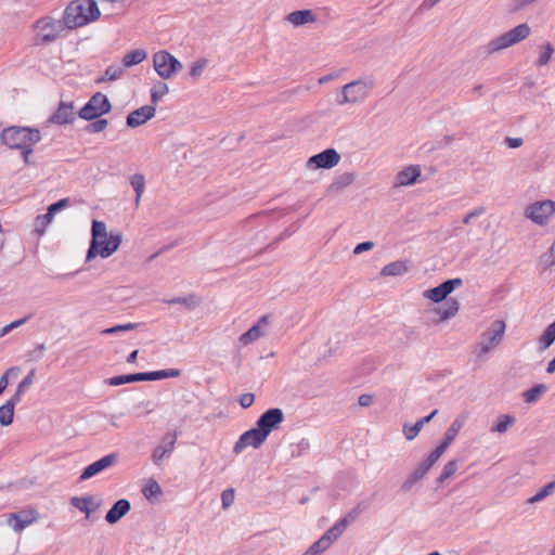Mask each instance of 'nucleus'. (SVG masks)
Returning a JSON list of instances; mask_svg holds the SVG:
<instances>
[{"label": "nucleus", "instance_id": "69168bd1", "mask_svg": "<svg viewBox=\"0 0 555 555\" xmlns=\"http://www.w3.org/2000/svg\"><path fill=\"white\" fill-rule=\"evenodd\" d=\"M34 376H35V371L33 370L20 383L21 384V388H26V389L29 388L34 384Z\"/></svg>", "mask_w": 555, "mask_h": 555}, {"label": "nucleus", "instance_id": "09e8293b", "mask_svg": "<svg viewBox=\"0 0 555 555\" xmlns=\"http://www.w3.org/2000/svg\"><path fill=\"white\" fill-rule=\"evenodd\" d=\"M207 63L208 61L206 59H199L198 61H196L191 67L190 76L194 79L199 77L204 68L206 67Z\"/></svg>", "mask_w": 555, "mask_h": 555}, {"label": "nucleus", "instance_id": "c756f323", "mask_svg": "<svg viewBox=\"0 0 555 555\" xmlns=\"http://www.w3.org/2000/svg\"><path fill=\"white\" fill-rule=\"evenodd\" d=\"M146 56L147 52L144 49L132 50L124 55L122 65L124 67H131L138 65L141 62H143L146 59Z\"/></svg>", "mask_w": 555, "mask_h": 555}, {"label": "nucleus", "instance_id": "393cba45", "mask_svg": "<svg viewBox=\"0 0 555 555\" xmlns=\"http://www.w3.org/2000/svg\"><path fill=\"white\" fill-rule=\"evenodd\" d=\"M286 21L297 27L315 22V15L311 10H297L289 13Z\"/></svg>", "mask_w": 555, "mask_h": 555}, {"label": "nucleus", "instance_id": "f704fd0d", "mask_svg": "<svg viewBox=\"0 0 555 555\" xmlns=\"http://www.w3.org/2000/svg\"><path fill=\"white\" fill-rule=\"evenodd\" d=\"M15 402L9 399L4 404L0 406V424L2 426H9L13 422Z\"/></svg>", "mask_w": 555, "mask_h": 555}, {"label": "nucleus", "instance_id": "6e6552de", "mask_svg": "<svg viewBox=\"0 0 555 555\" xmlns=\"http://www.w3.org/2000/svg\"><path fill=\"white\" fill-rule=\"evenodd\" d=\"M111 111V103L106 95L101 92L95 93L88 103L79 111V117L86 120H92Z\"/></svg>", "mask_w": 555, "mask_h": 555}, {"label": "nucleus", "instance_id": "f8f14e48", "mask_svg": "<svg viewBox=\"0 0 555 555\" xmlns=\"http://www.w3.org/2000/svg\"><path fill=\"white\" fill-rule=\"evenodd\" d=\"M267 438L268 437L263 435V433L256 426L255 428H251L241 435L233 447V452L235 454H240L247 447L258 449L262 446Z\"/></svg>", "mask_w": 555, "mask_h": 555}, {"label": "nucleus", "instance_id": "bb28decb", "mask_svg": "<svg viewBox=\"0 0 555 555\" xmlns=\"http://www.w3.org/2000/svg\"><path fill=\"white\" fill-rule=\"evenodd\" d=\"M356 179V175L352 172H344L337 176L333 182L328 185L327 191L330 193H337L343 189L351 185Z\"/></svg>", "mask_w": 555, "mask_h": 555}, {"label": "nucleus", "instance_id": "de8ad7c7", "mask_svg": "<svg viewBox=\"0 0 555 555\" xmlns=\"http://www.w3.org/2000/svg\"><path fill=\"white\" fill-rule=\"evenodd\" d=\"M133 382H137L135 374L114 376L107 380L111 386H120Z\"/></svg>", "mask_w": 555, "mask_h": 555}, {"label": "nucleus", "instance_id": "b1692460", "mask_svg": "<svg viewBox=\"0 0 555 555\" xmlns=\"http://www.w3.org/2000/svg\"><path fill=\"white\" fill-rule=\"evenodd\" d=\"M438 413V410H434L430 414L418 420L414 425L404 424L403 434L405 439L411 441L417 437L425 424L429 423L434 416Z\"/></svg>", "mask_w": 555, "mask_h": 555}, {"label": "nucleus", "instance_id": "6ab92c4d", "mask_svg": "<svg viewBox=\"0 0 555 555\" xmlns=\"http://www.w3.org/2000/svg\"><path fill=\"white\" fill-rule=\"evenodd\" d=\"M70 504L78 508L80 512L86 514V518H89L90 515L100 507V502L95 501L94 496H73L70 499Z\"/></svg>", "mask_w": 555, "mask_h": 555}, {"label": "nucleus", "instance_id": "4d7b16f0", "mask_svg": "<svg viewBox=\"0 0 555 555\" xmlns=\"http://www.w3.org/2000/svg\"><path fill=\"white\" fill-rule=\"evenodd\" d=\"M541 264L544 269L553 267L555 264V253L550 248V251L541 256Z\"/></svg>", "mask_w": 555, "mask_h": 555}, {"label": "nucleus", "instance_id": "2f4dec72", "mask_svg": "<svg viewBox=\"0 0 555 555\" xmlns=\"http://www.w3.org/2000/svg\"><path fill=\"white\" fill-rule=\"evenodd\" d=\"M142 492L146 500L155 502L158 500L159 495H162V488L156 480L149 479L144 485Z\"/></svg>", "mask_w": 555, "mask_h": 555}, {"label": "nucleus", "instance_id": "6e6d98bb", "mask_svg": "<svg viewBox=\"0 0 555 555\" xmlns=\"http://www.w3.org/2000/svg\"><path fill=\"white\" fill-rule=\"evenodd\" d=\"M137 325L133 323L122 324V325H116L109 328H106L102 331V334H116L119 332H128L135 327Z\"/></svg>", "mask_w": 555, "mask_h": 555}, {"label": "nucleus", "instance_id": "49530a36", "mask_svg": "<svg viewBox=\"0 0 555 555\" xmlns=\"http://www.w3.org/2000/svg\"><path fill=\"white\" fill-rule=\"evenodd\" d=\"M169 92V87L165 82L154 85L152 89V102L156 103L163 95Z\"/></svg>", "mask_w": 555, "mask_h": 555}, {"label": "nucleus", "instance_id": "e2e57ef3", "mask_svg": "<svg viewBox=\"0 0 555 555\" xmlns=\"http://www.w3.org/2000/svg\"><path fill=\"white\" fill-rule=\"evenodd\" d=\"M362 511V507L360 504H358L354 508H352L346 516H344L341 519H347V526L353 521L360 512Z\"/></svg>", "mask_w": 555, "mask_h": 555}, {"label": "nucleus", "instance_id": "13d9d810", "mask_svg": "<svg viewBox=\"0 0 555 555\" xmlns=\"http://www.w3.org/2000/svg\"><path fill=\"white\" fill-rule=\"evenodd\" d=\"M107 124L108 122L106 119H98V120L93 121L92 124H90L88 126L87 130L89 132H93V133L101 132L107 127Z\"/></svg>", "mask_w": 555, "mask_h": 555}, {"label": "nucleus", "instance_id": "e433bc0d", "mask_svg": "<svg viewBox=\"0 0 555 555\" xmlns=\"http://www.w3.org/2000/svg\"><path fill=\"white\" fill-rule=\"evenodd\" d=\"M408 271V267L403 261H393L391 263L386 264L380 274L384 276H397L405 273Z\"/></svg>", "mask_w": 555, "mask_h": 555}, {"label": "nucleus", "instance_id": "c03bdc74", "mask_svg": "<svg viewBox=\"0 0 555 555\" xmlns=\"http://www.w3.org/2000/svg\"><path fill=\"white\" fill-rule=\"evenodd\" d=\"M131 186L133 188L137 195L142 196L145 188V179L141 173H134L130 178Z\"/></svg>", "mask_w": 555, "mask_h": 555}, {"label": "nucleus", "instance_id": "a19ab883", "mask_svg": "<svg viewBox=\"0 0 555 555\" xmlns=\"http://www.w3.org/2000/svg\"><path fill=\"white\" fill-rule=\"evenodd\" d=\"M543 51L541 52L540 56L535 61V66L541 67L545 66L552 59V55L554 54L555 50L551 43H545L543 47Z\"/></svg>", "mask_w": 555, "mask_h": 555}, {"label": "nucleus", "instance_id": "4be33fe9", "mask_svg": "<svg viewBox=\"0 0 555 555\" xmlns=\"http://www.w3.org/2000/svg\"><path fill=\"white\" fill-rule=\"evenodd\" d=\"M421 173L422 171L418 165H411L398 172L396 183L398 185H411L416 182Z\"/></svg>", "mask_w": 555, "mask_h": 555}, {"label": "nucleus", "instance_id": "9d476101", "mask_svg": "<svg viewBox=\"0 0 555 555\" xmlns=\"http://www.w3.org/2000/svg\"><path fill=\"white\" fill-rule=\"evenodd\" d=\"M283 421V411L280 408H271L259 416L256 426L268 437L271 431L280 427Z\"/></svg>", "mask_w": 555, "mask_h": 555}, {"label": "nucleus", "instance_id": "338daca9", "mask_svg": "<svg viewBox=\"0 0 555 555\" xmlns=\"http://www.w3.org/2000/svg\"><path fill=\"white\" fill-rule=\"evenodd\" d=\"M34 145H35V144H27V146H26V147L21 149V151H22V155H23V159H24V163H25L26 165H29V164H30V162H29V156H30V155L33 154V152H34V150H33Z\"/></svg>", "mask_w": 555, "mask_h": 555}, {"label": "nucleus", "instance_id": "473e14b6", "mask_svg": "<svg viewBox=\"0 0 555 555\" xmlns=\"http://www.w3.org/2000/svg\"><path fill=\"white\" fill-rule=\"evenodd\" d=\"M547 391V386L545 384H538L532 388L526 390L522 393L524 400L527 403H535L540 400V398Z\"/></svg>", "mask_w": 555, "mask_h": 555}, {"label": "nucleus", "instance_id": "052dcab7", "mask_svg": "<svg viewBox=\"0 0 555 555\" xmlns=\"http://www.w3.org/2000/svg\"><path fill=\"white\" fill-rule=\"evenodd\" d=\"M238 401H240L241 406L246 409V408H249L254 403L255 396L251 392H246L240 397Z\"/></svg>", "mask_w": 555, "mask_h": 555}, {"label": "nucleus", "instance_id": "1a4fd4ad", "mask_svg": "<svg viewBox=\"0 0 555 555\" xmlns=\"http://www.w3.org/2000/svg\"><path fill=\"white\" fill-rule=\"evenodd\" d=\"M555 212V202L545 199L529 205L525 210V216L537 224H544Z\"/></svg>", "mask_w": 555, "mask_h": 555}, {"label": "nucleus", "instance_id": "4c0bfd02", "mask_svg": "<svg viewBox=\"0 0 555 555\" xmlns=\"http://www.w3.org/2000/svg\"><path fill=\"white\" fill-rule=\"evenodd\" d=\"M465 421H466V416H464V415H460L459 417H456L452 422L450 427L447 429L443 438L453 442V440L455 439V437L457 436L460 430L463 428Z\"/></svg>", "mask_w": 555, "mask_h": 555}, {"label": "nucleus", "instance_id": "603ef678", "mask_svg": "<svg viewBox=\"0 0 555 555\" xmlns=\"http://www.w3.org/2000/svg\"><path fill=\"white\" fill-rule=\"evenodd\" d=\"M437 460L435 457H431V455L429 454L425 460H423L418 465H417V470H421V473L423 475H426L428 473V470L436 464Z\"/></svg>", "mask_w": 555, "mask_h": 555}, {"label": "nucleus", "instance_id": "c9c22d12", "mask_svg": "<svg viewBox=\"0 0 555 555\" xmlns=\"http://www.w3.org/2000/svg\"><path fill=\"white\" fill-rule=\"evenodd\" d=\"M172 376H173V370H162V371L147 372V373H135L137 382L158 380L162 378H167V377H172Z\"/></svg>", "mask_w": 555, "mask_h": 555}, {"label": "nucleus", "instance_id": "dca6fc26", "mask_svg": "<svg viewBox=\"0 0 555 555\" xmlns=\"http://www.w3.org/2000/svg\"><path fill=\"white\" fill-rule=\"evenodd\" d=\"M154 68L163 78H169L173 73V55L166 51H159L153 57Z\"/></svg>", "mask_w": 555, "mask_h": 555}, {"label": "nucleus", "instance_id": "412c9836", "mask_svg": "<svg viewBox=\"0 0 555 555\" xmlns=\"http://www.w3.org/2000/svg\"><path fill=\"white\" fill-rule=\"evenodd\" d=\"M130 502L126 499H120L109 508V511L105 515V520L108 524H116L129 511H130Z\"/></svg>", "mask_w": 555, "mask_h": 555}, {"label": "nucleus", "instance_id": "39448f33", "mask_svg": "<svg viewBox=\"0 0 555 555\" xmlns=\"http://www.w3.org/2000/svg\"><path fill=\"white\" fill-rule=\"evenodd\" d=\"M374 88V79L371 77L358 79L345 85L341 89V98L337 99L339 105L359 103L365 100Z\"/></svg>", "mask_w": 555, "mask_h": 555}, {"label": "nucleus", "instance_id": "37998d69", "mask_svg": "<svg viewBox=\"0 0 555 555\" xmlns=\"http://www.w3.org/2000/svg\"><path fill=\"white\" fill-rule=\"evenodd\" d=\"M53 217L47 211L44 215H40L35 220V231L38 234H43L48 225L52 222Z\"/></svg>", "mask_w": 555, "mask_h": 555}, {"label": "nucleus", "instance_id": "f03ea898", "mask_svg": "<svg viewBox=\"0 0 555 555\" xmlns=\"http://www.w3.org/2000/svg\"><path fill=\"white\" fill-rule=\"evenodd\" d=\"M100 15L94 0H75L66 7L63 18L68 29H75L98 20Z\"/></svg>", "mask_w": 555, "mask_h": 555}, {"label": "nucleus", "instance_id": "a211bd4d", "mask_svg": "<svg viewBox=\"0 0 555 555\" xmlns=\"http://www.w3.org/2000/svg\"><path fill=\"white\" fill-rule=\"evenodd\" d=\"M269 323V315L261 317L258 322L253 325L247 332L240 336V341L246 346L264 336L262 328Z\"/></svg>", "mask_w": 555, "mask_h": 555}, {"label": "nucleus", "instance_id": "5701e85b", "mask_svg": "<svg viewBox=\"0 0 555 555\" xmlns=\"http://www.w3.org/2000/svg\"><path fill=\"white\" fill-rule=\"evenodd\" d=\"M346 528L347 519H340L333 527L326 530L320 540L328 548L344 533Z\"/></svg>", "mask_w": 555, "mask_h": 555}, {"label": "nucleus", "instance_id": "0eeeda50", "mask_svg": "<svg viewBox=\"0 0 555 555\" xmlns=\"http://www.w3.org/2000/svg\"><path fill=\"white\" fill-rule=\"evenodd\" d=\"M506 324L503 320H495L490 327L482 333L478 343L477 357L482 358L500 344L505 333Z\"/></svg>", "mask_w": 555, "mask_h": 555}, {"label": "nucleus", "instance_id": "f3484780", "mask_svg": "<svg viewBox=\"0 0 555 555\" xmlns=\"http://www.w3.org/2000/svg\"><path fill=\"white\" fill-rule=\"evenodd\" d=\"M155 114L154 106L145 105L131 112L127 117V125L131 128L139 127L150 120Z\"/></svg>", "mask_w": 555, "mask_h": 555}, {"label": "nucleus", "instance_id": "bf43d9fd", "mask_svg": "<svg viewBox=\"0 0 555 555\" xmlns=\"http://www.w3.org/2000/svg\"><path fill=\"white\" fill-rule=\"evenodd\" d=\"M233 500H234V490L233 489H228L222 492L221 501H222V506L224 508L229 507L233 503Z\"/></svg>", "mask_w": 555, "mask_h": 555}, {"label": "nucleus", "instance_id": "9b49d317", "mask_svg": "<svg viewBox=\"0 0 555 555\" xmlns=\"http://www.w3.org/2000/svg\"><path fill=\"white\" fill-rule=\"evenodd\" d=\"M462 284L463 281L460 278L449 279L438 286L425 291L423 295L425 298L438 304L443 300L446 301L447 297Z\"/></svg>", "mask_w": 555, "mask_h": 555}, {"label": "nucleus", "instance_id": "680f3d73", "mask_svg": "<svg viewBox=\"0 0 555 555\" xmlns=\"http://www.w3.org/2000/svg\"><path fill=\"white\" fill-rule=\"evenodd\" d=\"M374 246V243L373 242H370V241H366V242H362L360 244H358L354 249H353V254L356 255H359L363 251H366V250H370L372 249Z\"/></svg>", "mask_w": 555, "mask_h": 555}, {"label": "nucleus", "instance_id": "7ed1b4c3", "mask_svg": "<svg viewBox=\"0 0 555 555\" xmlns=\"http://www.w3.org/2000/svg\"><path fill=\"white\" fill-rule=\"evenodd\" d=\"M0 140L10 149L21 150L27 144H37L41 140V133L36 128L11 126L2 130Z\"/></svg>", "mask_w": 555, "mask_h": 555}, {"label": "nucleus", "instance_id": "79ce46f5", "mask_svg": "<svg viewBox=\"0 0 555 555\" xmlns=\"http://www.w3.org/2000/svg\"><path fill=\"white\" fill-rule=\"evenodd\" d=\"M456 470H457V461L456 460L449 461L443 466V469H442L440 476L438 477L437 481L439 483H443L447 479H449L451 476H453Z\"/></svg>", "mask_w": 555, "mask_h": 555}, {"label": "nucleus", "instance_id": "cd10ccee", "mask_svg": "<svg viewBox=\"0 0 555 555\" xmlns=\"http://www.w3.org/2000/svg\"><path fill=\"white\" fill-rule=\"evenodd\" d=\"M198 400L197 397L192 393L185 400L184 404L181 405L180 416L182 418H189L198 413Z\"/></svg>", "mask_w": 555, "mask_h": 555}, {"label": "nucleus", "instance_id": "aec40b11", "mask_svg": "<svg viewBox=\"0 0 555 555\" xmlns=\"http://www.w3.org/2000/svg\"><path fill=\"white\" fill-rule=\"evenodd\" d=\"M75 119L74 107L72 103L61 102L56 112L50 117L49 121L52 124H69Z\"/></svg>", "mask_w": 555, "mask_h": 555}, {"label": "nucleus", "instance_id": "5fc2aeb1", "mask_svg": "<svg viewBox=\"0 0 555 555\" xmlns=\"http://www.w3.org/2000/svg\"><path fill=\"white\" fill-rule=\"evenodd\" d=\"M485 212H486V208L485 207H482V206L476 207L474 210H472L470 212L466 214L463 217L462 222L464 224H469L473 219L483 215Z\"/></svg>", "mask_w": 555, "mask_h": 555}, {"label": "nucleus", "instance_id": "864d4df0", "mask_svg": "<svg viewBox=\"0 0 555 555\" xmlns=\"http://www.w3.org/2000/svg\"><path fill=\"white\" fill-rule=\"evenodd\" d=\"M452 442L443 438V440L436 447V449L430 453L431 457H435L437 461L442 456V454L447 451L449 446Z\"/></svg>", "mask_w": 555, "mask_h": 555}, {"label": "nucleus", "instance_id": "8fccbe9b", "mask_svg": "<svg viewBox=\"0 0 555 555\" xmlns=\"http://www.w3.org/2000/svg\"><path fill=\"white\" fill-rule=\"evenodd\" d=\"M326 550L327 547L319 539L318 541L312 543V545H310V547L302 555H320Z\"/></svg>", "mask_w": 555, "mask_h": 555}, {"label": "nucleus", "instance_id": "20e7f679", "mask_svg": "<svg viewBox=\"0 0 555 555\" xmlns=\"http://www.w3.org/2000/svg\"><path fill=\"white\" fill-rule=\"evenodd\" d=\"M530 31L531 29L528 24H519L511 30L489 41L486 46L487 53L492 54L494 52L509 48L525 40L530 35Z\"/></svg>", "mask_w": 555, "mask_h": 555}, {"label": "nucleus", "instance_id": "ea45409f", "mask_svg": "<svg viewBox=\"0 0 555 555\" xmlns=\"http://www.w3.org/2000/svg\"><path fill=\"white\" fill-rule=\"evenodd\" d=\"M201 302V297L195 294L176 297V305H181L188 310L195 309Z\"/></svg>", "mask_w": 555, "mask_h": 555}, {"label": "nucleus", "instance_id": "7c9ffc66", "mask_svg": "<svg viewBox=\"0 0 555 555\" xmlns=\"http://www.w3.org/2000/svg\"><path fill=\"white\" fill-rule=\"evenodd\" d=\"M172 450H173V439L165 440L163 446H159L155 449V451L153 453V462L156 465H159L160 462L165 457L170 456Z\"/></svg>", "mask_w": 555, "mask_h": 555}, {"label": "nucleus", "instance_id": "a878e982", "mask_svg": "<svg viewBox=\"0 0 555 555\" xmlns=\"http://www.w3.org/2000/svg\"><path fill=\"white\" fill-rule=\"evenodd\" d=\"M460 309V302L455 298H449L444 304L437 310L439 314L438 323L448 321L449 319L456 315Z\"/></svg>", "mask_w": 555, "mask_h": 555}, {"label": "nucleus", "instance_id": "a18cd8bd", "mask_svg": "<svg viewBox=\"0 0 555 555\" xmlns=\"http://www.w3.org/2000/svg\"><path fill=\"white\" fill-rule=\"evenodd\" d=\"M124 65H111L106 68L103 79L114 81L119 79L124 74Z\"/></svg>", "mask_w": 555, "mask_h": 555}, {"label": "nucleus", "instance_id": "c85d7f7f", "mask_svg": "<svg viewBox=\"0 0 555 555\" xmlns=\"http://www.w3.org/2000/svg\"><path fill=\"white\" fill-rule=\"evenodd\" d=\"M555 341V321L551 323L541 334L538 343L539 351H544Z\"/></svg>", "mask_w": 555, "mask_h": 555}, {"label": "nucleus", "instance_id": "774afa93", "mask_svg": "<svg viewBox=\"0 0 555 555\" xmlns=\"http://www.w3.org/2000/svg\"><path fill=\"white\" fill-rule=\"evenodd\" d=\"M417 482V480L410 474V476L405 479V481L401 486V490L403 492H408L412 489V487Z\"/></svg>", "mask_w": 555, "mask_h": 555}, {"label": "nucleus", "instance_id": "58836bf2", "mask_svg": "<svg viewBox=\"0 0 555 555\" xmlns=\"http://www.w3.org/2000/svg\"><path fill=\"white\" fill-rule=\"evenodd\" d=\"M555 492V481H551L546 483L543 488H541L533 496L528 499L529 504H535L538 502L543 501L548 495H552Z\"/></svg>", "mask_w": 555, "mask_h": 555}, {"label": "nucleus", "instance_id": "ddd939ff", "mask_svg": "<svg viewBox=\"0 0 555 555\" xmlns=\"http://www.w3.org/2000/svg\"><path fill=\"white\" fill-rule=\"evenodd\" d=\"M340 158V154L335 149H326L321 153L309 157L307 166L313 169H331L338 165Z\"/></svg>", "mask_w": 555, "mask_h": 555}, {"label": "nucleus", "instance_id": "2eb2a0df", "mask_svg": "<svg viewBox=\"0 0 555 555\" xmlns=\"http://www.w3.org/2000/svg\"><path fill=\"white\" fill-rule=\"evenodd\" d=\"M118 455L116 453H111L102 459L95 461L94 463L87 466L79 477V481H85L87 479L92 478L93 476L102 473L108 467L113 466L117 461Z\"/></svg>", "mask_w": 555, "mask_h": 555}, {"label": "nucleus", "instance_id": "0e129e2a", "mask_svg": "<svg viewBox=\"0 0 555 555\" xmlns=\"http://www.w3.org/2000/svg\"><path fill=\"white\" fill-rule=\"evenodd\" d=\"M505 143L507 144L508 147L511 149H517L519 146L522 145L524 141L521 138H511V137H506L505 138Z\"/></svg>", "mask_w": 555, "mask_h": 555}, {"label": "nucleus", "instance_id": "423d86ee", "mask_svg": "<svg viewBox=\"0 0 555 555\" xmlns=\"http://www.w3.org/2000/svg\"><path fill=\"white\" fill-rule=\"evenodd\" d=\"M34 28L36 29V42L39 44H47L60 38L63 31L67 28L65 21L54 20L46 16L38 20Z\"/></svg>", "mask_w": 555, "mask_h": 555}, {"label": "nucleus", "instance_id": "3c124183", "mask_svg": "<svg viewBox=\"0 0 555 555\" xmlns=\"http://www.w3.org/2000/svg\"><path fill=\"white\" fill-rule=\"evenodd\" d=\"M69 204V198H62L59 202L48 207V212L54 218L55 214L66 208Z\"/></svg>", "mask_w": 555, "mask_h": 555}, {"label": "nucleus", "instance_id": "4468645a", "mask_svg": "<svg viewBox=\"0 0 555 555\" xmlns=\"http://www.w3.org/2000/svg\"><path fill=\"white\" fill-rule=\"evenodd\" d=\"M39 519V513L36 509H24L18 513L10 514L8 524L15 532L21 533L27 526Z\"/></svg>", "mask_w": 555, "mask_h": 555}, {"label": "nucleus", "instance_id": "72a5a7b5", "mask_svg": "<svg viewBox=\"0 0 555 555\" xmlns=\"http://www.w3.org/2000/svg\"><path fill=\"white\" fill-rule=\"evenodd\" d=\"M516 422L515 416L503 414L500 415L496 420V423L492 426L491 431L498 434H504L508 430L511 426H513Z\"/></svg>", "mask_w": 555, "mask_h": 555}, {"label": "nucleus", "instance_id": "f257e3e1", "mask_svg": "<svg viewBox=\"0 0 555 555\" xmlns=\"http://www.w3.org/2000/svg\"><path fill=\"white\" fill-rule=\"evenodd\" d=\"M122 241L120 232H107L105 222L93 220L91 228V243L87 251V261L101 256L107 258L113 255Z\"/></svg>", "mask_w": 555, "mask_h": 555}]
</instances>
